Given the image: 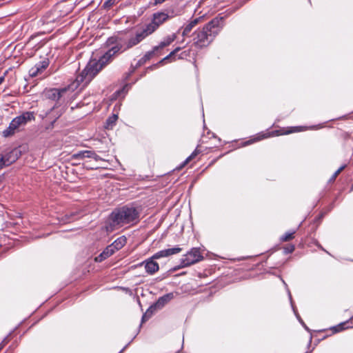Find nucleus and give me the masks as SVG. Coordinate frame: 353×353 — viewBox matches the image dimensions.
<instances>
[{
    "mask_svg": "<svg viewBox=\"0 0 353 353\" xmlns=\"http://www.w3.org/2000/svg\"><path fill=\"white\" fill-rule=\"evenodd\" d=\"M149 35H150V34L144 27L142 29L137 30L135 34L131 37L124 45L121 44V39L119 37H110L107 43L109 45L115 44V46L106 52L98 61L95 59L90 60L70 87H71L72 89H76L81 83L83 84V87L87 85L103 68L111 61L112 57L117 52H123L132 48L141 43Z\"/></svg>",
    "mask_w": 353,
    "mask_h": 353,
    "instance_id": "nucleus-1",
    "label": "nucleus"
},
{
    "mask_svg": "<svg viewBox=\"0 0 353 353\" xmlns=\"http://www.w3.org/2000/svg\"><path fill=\"white\" fill-rule=\"evenodd\" d=\"M139 212L132 206H123L115 209L110 215L106 225L108 232H112L127 224H133L139 220Z\"/></svg>",
    "mask_w": 353,
    "mask_h": 353,
    "instance_id": "nucleus-2",
    "label": "nucleus"
},
{
    "mask_svg": "<svg viewBox=\"0 0 353 353\" xmlns=\"http://www.w3.org/2000/svg\"><path fill=\"white\" fill-rule=\"evenodd\" d=\"M221 19L214 18L193 34V44L199 48L208 46L221 31Z\"/></svg>",
    "mask_w": 353,
    "mask_h": 353,
    "instance_id": "nucleus-3",
    "label": "nucleus"
},
{
    "mask_svg": "<svg viewBox=\"0 0 353 353\" xmlns=\"http://www.w3.org/2000/svg\"><path fill=\"white\" fill-rule=\"evenodd\" d=\"M34 119L35 117L33 112H23L21 115L13 119L9 126L3 131V137H8L13 135L18 128L24 126L28 122Z\"/></svg>",
    "mask_w": 353,
    "mask_h": 353,
    "instance_id": "nucleus-4",
    "label": "nucleus"
},
{
    "mask_svg": "<svg viewBox=\"0 0 353 353\" xmlns=\"http://www.w3.org/2000/svg\"><path fill=\"white\" fill-rule=\"evenodd\" d=\"M171 17L168 14V13L165 12H157L152 14V19L150 23L147 24L145 28L148 30V32L151 34L155 30L158 29V28L165 23L167 20H168Z\"/></svg>",
    "mask_w": 353,
    "mask_h": 353,
    "instance_id": "nucleus-5",
    "label": "nucleus"
},
{
    "mask_svg": "<svg viewBox=\"0 0 353 353\" xmlns=\"http://www.w3.org/2000/svg\"><path fill=\"white\" fill-rule=\"evenodd\" d=\"M203 259L198 248H192L181 259V267H188Z\"/></svg>",
    "mask_w": 353,
    "mask_h": 353,
    "instance_id": "nucleus-6",
    "label": "nucleus"
},
{
    "mask_svg": "<svg viewBox=\"0 0 353 353\" xmlns=\"http://www.w3.org/2000/svg\"><path fill=\"white\" fill-rule=\"evenodd\" d=\"M67 88L57 89L50 88L44 91V97L50 100L57 101L60 99L62 95L66 92Z\"/></svg>",
    "mask_w": 353,
    "mask_h": 353,
    "instance_id": "nucleus-7",
    "label": "nucleus"
},
{
    "mask_svg": "<svg viewBox=\"0 0 353 353\" xmlns=\"http://www.w3.org/2000/svg\"><path fill=\"white\" fill-rule=\"evenodd\" d=\"M1 154L3 157V161H4L6 166H8L18 159L21 154V152L19 149L14 148L8 152Z\"/></svg>",
    "mask_w": 353,
    "mask_h": 353,
    "instance_id": "nucleus-8",
    "label": "nucleus"
},
{
    "mask_svg": "<svg viewBox=\"0 0 353 353\" xmlns=\"http://www.w3.org/2000/svg\"><path fill=\"white\" fill-rule=\"evenodd\" d=\"M181 250L182 249L181 248H172L163 250L157 252L153 256H152V259L157 260L161 258L168 257L171 255L179 253Z\"/></svg>",
    "mask_w": 353,
    "mask_h": 353,
    "instance_id": "nucleus-9",
    "label": "nucleus"
},
{
    "mask_svg": "<svg viewBox=\"0 0 353 353\" xmlns=\"http://www.w3.org/2000/svg\"><path fill=\"white\" fill-rule=\"evenodd\" d=\"M155 259H152V256L147 260L141 262L140 265L145 266V269L147 273L149 274H153L159 270V264L154 261Z\"/></svg>",
    "mask_w": 353,
    "mask_h": 353,
    "instance_id": "nucleus-10",
    "label": "nucleus"
},
{
    "mask_svg": "<svg viewBox=\"0 0 353 353\" xmlns=\"http://www.w3.org/2000/svg\"><path fill=\"white\" fill-rule=\"evenodd\" d=\"M49 62L48 60H44L39 62L34 66L31 68L29 70L30 76L35 77L39 74H41L48 66Z\"/></svg>",
    "mask_w": 353,
    "mask_h": 353,
    "instance_id": "nucleus-11",
    "label": "nucleus"
},
{
    "mask_svg": "<svg viewBox=\"0 0 353 353\" xmlns=\"http://www.w3.org/2000/svg\"><path fill=\"white\" fill-rule=\"evenodd\" d=\"M204 20V16L196 17L194 19H192L183 28V30L182 32V35L183 37L188 36L190 32L192 30V29L199 23L203 22Z\"/></svg>",
    "mask_w": 353,
    "mask_h": 353,
    "instance_id": "nucleus-12",
    "label": "nucleus"
},
{
    "mask_svg": "<svg viewBox=\"0 0 353 353\" xmlns=\"http://www.w3.org/2000/svg\"><path fill=\"white\" fill-rule=\"evenodd\" d=\"M174 298L173 293L166 294L158 299L157 302L152 305L155 307V309L160 310L163 308L168 303H169Z\"/></svg>",
    "mask_w": 353,
    "mask_h": 353,
    "instance_id": "nucleus-13",
    "label": "nucleus"
},
{
    "mask_svg": "<svg viewBox=\"0 0 353 353\" xmlns=\"http://www.w3.org/2000/svg\"><path fill=\"white\" fill-rule=\"evenodd\" d=\"M115 252V250L111 246V245L106 247V248L95 258L97 262H101L105 259L110 257Z\"/></svg>",
    "mask_w": 353,
    "mask_h": 353,
    "instance_id": "nucleus-14",
    "label": "nucleus"
},
{
    "mask_svg": "<svg viewBox=\"0 0 353 353\" xmlns=\"http://www.w3.org/2000/svg\"><path fill=\"white\" fill-rule=\"evenodd\" d=\"M127 242V239L125 236H121L116 239L112 244L111 246L116 251L121 249Z\"/></svg>",
    "mask_w": 353,
    "mask_h": 353,
    "instance_id": "nucleus-15",
    "label": "nucleus"
},
{
    "mask_svg": "<svg viewBox=\"0 0 353 353\" xmlns=\"http://www.w3.org/2000/svg\"><path fill=\"white\" fill-rule=\"evenodd\" d=\"M176 39L175 34H172L166 37L161 41L159 46H154V50H159L171 44Z\"/></svg>",
    "mask_w": 353,
    "mask_h": 353,
    "instance_id": "nucleus-16",
    "label": "nucleus"
},
{
    "mask_svg": "<svg viewBox=\"0 0 353 353\" xmlns=\"http://www.w3.org/2000/svg\"><path fill=\"white\" fill-rule=\"evenodd\" d=\"M274 134L279 135V131L276 130V131L272 132H268V133H265V134H260L254 139L248 141L247 142V144L252 143L254 141H261V140H262L263 139L270 137H272V136H273Z\"/></svg>",
    "mask_w": 353,
    "mask_h": 353,
    "instance_id": "nucleus-17",
    "label": "nucleus"
},
{
    "mask_svg": "<svg viewBox=\"0 0 353 353\" xmlns=\"http://www.w3.org/2000/svg\"><path fill=\"white\" fill-rule=\"evenodd\" d=\"M157 50H154V47L153 48L152 50L146 52L144 56L141 58L138 62L139 65H143L145 63L148 61H149L150 59H152L154 55Z\"/></svg>",
    "mask_w": 353,
    "mask_h": 353,
    "instance_id": "nucleus-18",
    "label": "nucleus"
},
{
    "mask_svg": "<svg viewBox=\"0 0 353 353\" xmlns=\"http://www.w3.org/2000/svg\"><path fill=\"white\" fill-rule=\"evenodd\" d=\"M117 119L118 115L116 114H113L112 116L109 117L105 122V128L107 129H112L115 125Z\"/></svg>",
    "mask_w": 353,
    "mask_h": 353,
    "instance_id": "nucleus-19",
    "label": "nucleus"
},
{
    "mask_svg": "<svg viewBox=\"0 0 353 353\" xmlns=\"http://www.w3.org/2000/svg\"><path fill=\"white\" fill-rule=\"evenodd\" d=\"M157 311L155 307L153 305H151L145 312V313L142 316V323L148 321L153 314V313Z\"/></svg>",
    "mask_w": 353,
    "mask_h": 353,
    "instance_id": "nucleus-20",
    "label": "nucleus"
},
{
    "mask_svg": "<svg viewBox=\"0 0 353 353\" xmlns=\"http://www.w3.org/2000/svg\"><path fill=\"white\" fill-rule=\"evenodd\" d=\"M72 159L73 160H81L87 158L86 150H83L74 153L72 155Z\"/></svg>",
    "mask_w": 353,
    "mask_h": 353,
    "instance_id": "nucleus-21",
    "label": "nucleus"
},
{
    "mask_svg": "<svg viewBox=\"0 0 353 353\" xmlns=\"http://www.w3.org/2000/svg\"><path fill=\"white\" fill-rule=\"evenodd\" d=\"M87 158L93 159L96 161L101 160V158L93 150H86Z\"/></svg>",
    "mask_w": 353,
    "mask_h": 353,
    "instance_id": "nucleus-22",
    "label": "nucleus"
},
{
    "mask_svg": "<svg viewBox=\"0 0 353 353\" xmlns=\"http://www.w3.org/2000/svg\"><path fill=\"white\" fill-rule=\"evenodd\" d=\"M295 231L292 232H287L283 236H281V240L282 241H288L294 238Z\"/></svg>",
    "mask_w": 353,
    "mask_h": 353,
    "instance_id": "nucleus-23",
    "label": "nucleus"
},
{
    "mask_svg": "<svg viewBox=\"0 0 353 353\" xmlns=\"http://www.w3.org/2000/svg\"><path fill=\"white\" fill-rule=\"evenodd\" d=\"M181 50V48L180 47H178L176 48H175L172 52H171L167 57H165L164 59H163L160 63H162L165 60H168L170 58L174 57L176 52H178L179 50Z\"/></svg>",
    "mask_w": 353,
    "mask_h": 353,
    "instance_id": "nucleus-24",
    "label": "nucleus"
},
{
    "mask_svg": "<svg viewBox=\"0 0 353 353\" xmlns=\"http://www.w3.org/2000/svg\"><path fill=\"white\" fill-rule=\"evenodd\" d=\"M346 167L345 165H343L341 166L332 175V176L330 179V181H334L336 178L338 176V175L345 169Z\"/></svg>",
    "mask_w": 353,
    "mask_h": 353,
    "instance_id": "nucleus-25",
    "label": "nucleus"
},
{
    "mask_svg": "<svg viewBox=\"0 0 353 353\" xmlns=\"http://www.w3.org/2000/svg\"><path fill=\"white\" fill-rule=\"evenodd\" d=\"M121 0H107L103 4L104 8H110Z\"/></svg>",
    "mask_w": 353,
    "mask_h": 353,
    "instance_id": "nucleus-26",
    "label": "nucleus"
},
{
    "mask_svg": "<svg viewBox=\"0 0 353 353\" xmlns=\"http://www.w3.org/2000/svg\"><path fill=\"white\" fill-rule=\"evenodd\" d=\"M286 249V252L290 253L292 252L294 250V245H290Z\"/></svg>",
    "mask_w": 353,
    "mask_h": 353,
    "instance_id": "nucleus-27",
    "label": "nucleus"
},
{
    "mask_svg": "<svg viewBox=\"0 0 353 353\" xmlns=\"http://www.w3.org/2000/svg\"><path fill=\"white\" fill-rule=\"evenodd\" d=\"M6 165H5V163L4 161H3V157H2V154H0V170L1 168H3V167H5Z\"/></svg>",
    "mask_w": 353,
    "mask_h": 353,
    "instance_id": "nucleus-28",
    "label": "nucleus"
},
{
    "mask_svg": "<svg viewBox=\"0 0 353 353\" xmlns=\"http://www.w3.org/2000/svg\"><path fill=\"white\" fill-rule=\"evenodd\" d=\"M196 155V152H194L185 161V162H188L191 159H192Z\"/></svg>",
    "mask_w": 353,
    "mask_h": 353,
    "instance_id": "nucleus-29",
    "label": "nucleus"
},
{
    "mask_svg": "<svg viewBox=\"0 0 353 353\" xmlns=\"http://www.w3.org/2000/svg\"><path fill=\"white\" fill-rule=\"evenodd\" d=\"M73 216L72 214L70 215V216H68L66 215L65 216V219L63 220V223H68V222H70L72 221L71 219V216Z\"/></svg>",
    "mask_w": 353,
    "mask_h": 353,
    "instance_id": "nucleus-30",
    "label": "nucleus"
},
{
    "mask_svg": "<svg viewBox=\"0 0 353 353\" xmlns=\"http://www.w3.org/2000/svg\"><path fill=\"white\" fill-rule=\"evenodd\" d=\"M165 1V0H154V5L160 4V3H163Z\"/></svg>",
    "mask_w": 353,
    "mask_h": 353,
    "instance_id": "nucleus-31",
    "label": "nucleus"
},
{
    "mask_svg": "<svg viewBox=\"0 0 353 353\" xmlns=\"http://www.w3.org/2000/svg\"><path fill=\"white\" fill-rule=\"evenodd\" d=\"M343 325H344V323H341V324H340V325L338 326V327H340V329H339V330H337V331H339V330H343Z\"/></svg>",
    "mask_w": 353,
    "mask_h": 353,
    "instance_id": "nucleus-32",
    "label": "nucleus"
},
{
    "mask_svg": "<svg viewBox=\"0 0 353 353\" xmlns=\"http://www.w3.org/2000/svg\"><path fill=\"white\" fill-rule=\"evenodd\" d=\"M4 81V76L0 77V85Z\"/></svg>",
    "mask_w": 353,
    "mask_h": 353,
    "instance_id": "nucleus-33",
    "label": "nucleus"
},
{
    "mask_svg": "<svg viewBox=\"0 0 353 353\" xmlns=\"http://www.w3.org/2000/svg\"><path fill=\"white\" fill-rule=\"evenodd\" d=\"M183 53H181V57H180V58H182V57H183Z\"/></svg>",
    "mask_w": 353,
    "mask_h": 353,
    "instance_id": "nucleus-34",
    "label": "nucleus"
}]
</instances>
